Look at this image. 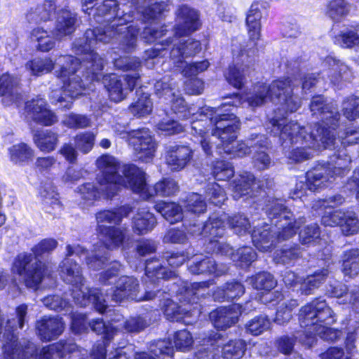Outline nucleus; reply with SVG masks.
<instances>
[{"instance_id": "obj_14", "label": "nucleus", "mask_w": 359, "mask_h": 359, "mask_svg": "<svg viewBox=\"0 0 359 359\" xmlns=\"http://www.w3.org/2000/svg\"><path fill=\"white\" fill-rule=\"evenodd\" d=\"M271 232L278 241H285L296 235L299 224L284 205L282 199L271 201Z\"/></svg>"}, {"instance_id": "obj_61", "label": "nucleus", "mask_w": 359, "mask_h": 359, "mask_svg": "<svg viewBox=\"0 0 359 359\" xmlns=\"http://www.w3.org/2000/svg\"><path fill=\"white\" fill-rule=\"evenodd\" d=\"M252 241L255 246L262 252L269 250V229L257 228L252 233Z\"/></svg>"}, {"instance_id": "obj_13", "label": "nucleus", "mask_w": 359, "mask_h": 359, "mask_svg": "<svg viewBox=\"0 0 359 359\" xmlns=\"http://www.w3.org/2000/svg\"><path fill=\"white\" fill-rule=\"evenodd\" d=\"M172 97L171 109L177 118L182 120H189L191 133L203 135L205 129L211 125L214 111L210 107L187 106L184 98L176 93H170Z\"/></svg>"}, {"instance_id": "obj_49", "label": "nucleus", "mask_w": 359, "mask_h": 359, "mask_svg": "<svg viewBox=\"0 0 359 359\" xmlns=\"http://www.w3.org/2000/svg\"><path fill=\"white\" fill-rule=\"evenodd\" d=\"M30 37L32 41L37 42V48L42 52L49 51L55 44L49 33L41 27L33 29Z\"/></svg>"}, {"instance_id": "obj_21", "label": "nucleus", "mask_w": 359, "mask_h": 359, "mask_svg": "<svg viewBox=\"0 0 359 359\" xmlns=\"http://www.w3.org/2000/svg\"><path fill=\"white\" fill-rule=\"evenodd\" d=\"M251 307L250 302H246L244 306L239 304H233L229 307H220L212 311L210 318L216 328L225 330L236 324L239 316Z\"/></svg>"}, {"instance_id": "obj_26", "label": "nucleus", "mask_w": 359, "mask_h": 359, "mask_svg": "<svg viewBox=\"0 0 359 359\" xmlns=\"http://www.w3.org/2000/svg\"><path fill=\"white\" fill-rule=\"evenodd\" d=\"M189 271L193 274H212L219 277L226 274L229 267L224 264H217L215 259L210 257L199 258L194 257V259L189 266Z\"/></svg>"}, {"instance_id": "obj_44", "label": "nucleus", "mask_w": 359, "mask_h": 359, "mask_svg": "<svg viewBox=\"0 0 359 359\" xmlns=\"http://www.w3.org/2000/svg\"><path fill=\"white\" fill-rule=\"evenodd\" d=\"M74 348V344L60 341L44 347L41 354L43 359H60L67 353L73 351Z\"/></svg>"}, {"instance_id": "obj_11", "label": "nucleus", "mask_w": 359, "mask_h": 359, "mask_svg": "<svg viewBox=\"0 0 359 359\" xmlns=\"http://www.w3.org/2000/svg\"><path fill=\"white\" fill-rule=\"evenodd\" d=\"M97 166L102 172L99 178L100 187H96L92 183H86L78 188L81 197L86 201L93 202L101 195L108 198H112L118 191L120 185L126 187L125 182L111 179L115 175L124 178V175L119 173L121 172V168L118 167V161L114 157L110 155L100 156L97 160Z\"/></svg>"}, {"instance_id": "obj_7", "label": "nucleus", "mask_w": 359, "mask_h": 359, "mask_svg": "<svg viewBox=\"0 0 359 359\" xmlns=\"http://www.w3.org/2000/svg\"><path fill=\"white\" fill-rule=\"evenodd\" d=\"M57 244L54 238H45L33 247V253H22L15 258L13 271L21 277L27 287L36 288L48 274L47 267L40 257L53 251Z\"/></svg>"}, {"instance_id": "obj_51", "label": "nucleus", "mask_w": 359, "mask_h": 359, "mask_svg": "<svg viewBox=\"0 0 359 359\" xmlns=\"http://www.w3.org/2000/svg\"><path fill=\"white\" fill-rule=\"evenodd\" d=\"M246 67L243 65L230 66L225 74L227 82L233 88L241 89L245 87Z\"/></svg>"}, {"instance_id": "obj_43", "label": "nucleus", "mask_w": 359, "mask_h": 359, "mask_svg": "<svg viewBox=\"0 0 359 359\" xmlns=\"http://www.w3.org/2000/svg\"><path fill=\"white\" fill-rule=\"evenodd\" d=\"M262 13L257 5L251 6L246 17V25L250 38L252 40L259 39L260 36Z\"/></svg>"}, {"instance_id": "obj_56", "label": "nucleus", "mask_w": 359, "mask_h": 359, "mask_svg": "<svg viewBox=\"0 0 359 359\" xmlns=\"http://www.w3.org/2000/svg\"><path fill=\"white\" fill-rule=\"evenodd\" d=\"M95 138L96 134L91 131L79 133L74 137L75 147L81 153L86 154L93 149Z\"/></svg>"}, {"instance_id": "obj_63", "label": "nucleus", "mask_w": 359, "mask_h": 359, "mask_svg": "<svg viewBox=\"0 0 359 359\" xmlns=\"http://www.w3.org/2000/svg\"><path fill=\"white\" fill-rule=\"evenodd\" d=\"M234 170L232 165L224 161H217L212 169V175L217 180H226L233 177Z\"/></svg>"}, {"instance_id": "obj_55", "label": "nucleus", "mask_w": 359, "mask_h": 359, "mask_svg": "<svg viewBox=\"0 0 359 359\" xmlns=\"http://www.w3.org/2000/svg\"><path fill=\"white\" fill-rule=\"evenodd\" d=\"M349 5L345 0H331L327 7V14L332 20L339 21L349 12Z\"/></svg>"}, {"instance_id": "obj_59", "label": "nucleus", "mask_w": 359, "mask_h": 359, "mask_svg": "<svg viewBox=\"0 0 359 359\" xmlns=\"http://www.w3.org/2000/svg\"><path fill=\"white\" fill-rule=\"evenodd\" d=\"M53 67V62L47 57L34 59L26 64V68L29 69L32 74L36 76L50 72Z\"/></svg>"}, {"instance_id": "obj_34", "label": "nucleus", "mask_w": 359, "mask_h": 359, "mask_svg": "<svg viewBox=\"0 0 359 359\" xmlns=\"http://www.w3.org/2000/svg\"><path fill=\"white\" fill-rule=\"evenodd\" d=\"M55 9L56 6L53 1H45L42 4L30 8L26 14V19L29 23L46 22L50 18Z\"/></svg>"}, {"instance_id": "obj_48", "label": "nucleus", "mask_w": 359, "mask_h": 359, "mask_svg": "<svg viewBox=\"0 0 359 359\" xmlns=\"http://www.w3.org/2000/svg\"><path fill=\"white\" fill-rule=\"evenodd\" d=\"M328 276V270L323 269L316 271L313 274L308 276L306 279L301 285V291L302 294L309 295L318 288L326 280Z\"/></svg>"}, {"instance_id": "obj_28", "label": "nucleus", "mask_w": 359, "mask_h": 359, "mask_svg": "<svg viewBox=\"0 0 359 359\" xmlns=\"http://www.w3.org/2000/svg\"><path fill=\"white\" fill-rule=\"evenodd\" d=\"M135 9L141 14L142 20L151 22L158 20L166 10L167 4L156 0H133Z\"/></svg>"}, {"instance_id": "obj_10", "label": "nucleus", "mask_w": 359, "mask_h": 359, "mask_svg": "<svg viewBox=\"0 0 359 359\" xmlns=\"http://www.w3.org/2000/svg\"><path fill=\"white\" fill-rule=\"evenodd\" d=\"M118 4L116 0H105L97 8H95L93 15L103 17L104 21L110 23L104 29H100L101 32L111 35V39L118 35L121 38L123 48L126 52H130L136 46L137 36L140 29L134 26L124 27L128 22L133 20V16L129 13L119 15L117 11Z\"/></svg>"}, {"instance_id": "obj_60", "label": "nucleus", "mask_w": 359, "mask_h": 359, "mask_svg": "<svg viewBox=\"0 0 359 359\" xmlns=\"http://www.w3.org/2000/svg\"><path fill=\"white\" fill-rule=\"evenodd\" d=\"M229 227L238 235H244L250 232L251 227L248 218L244 215H235L228 219Z\"/></svg>"}, {"instance_id": "obj_1", "label": "nucleus", "mask_w": 359, "mask_h": 359, "mask_svg": "<svg viewBox=\"0 0 359 359\" xmlns=\"http://www.w3.org/2000/svg\"><path fill=\"white\" fill-rule=\"evenodd\" d=\"M111 41V35L102 33L100 29H88L83 38L74 42L73 49L76 54H85L83 64L78 58L71 55L60 58L62 63L60 72L56 71L58 79L63 83V88L72 90L90 88L91 81L97 80L104 66V60L92 48L97 42L104 43Z\"/></svg>"}, {"instance_id": "obj_15", "label": "nucleus", "mask_w": 359, "mask_h": 359, "mask_svg": "<svg viewBox=\"0 0 359 359\" xmlns=\"http://www.w3.org/2000/svg\"><path fill=\"white\" fill-rule=\"evenodd\" d=\"M17 320L11 322L8 320V326L12 327L13 331L5 329L3 337L6 339V344H4L3 351L5 359H27L34 353V347L32 344H29L25 349L19 346L18 341L13 334L14 328H22L26 321L27 313V306L21 304L16 308Z\"/></svg>"}, {"instance_id": "obj_50", "label": "nucleus", "mask_w": 359, "mask_h": 359, "mask_svg": "<svg viewBox=\"0 0 359 359\" xmlns=\"http://www.w3.org/2000/svg\"><path fill=\"white\" fill-rule=\"evenodd\" d=\"M208 287V282L194 283L190 287L186 289L184 300H179L184 306L186 304H197L199 297L205 296Z\"/></svg>"}, {"instance_id": "obj_36", "label": "nucleus", "mask_w": 359, "mask_h": 359, "mask_svg": "<svg viewBox=\"0 0 359 359\" xmlns=\"http://www.w3.org/2000/svg\"><path fill=\"white\" fill-rule=\"evenodd\" d=\"M155 209L171 224L177 223L183 219L182 209L175 203L160 201L155 205Z\"/></svg>"}, {"instance_id": "obj_45", "label": "nucleus", "mask_w": 359, "mask_h": 359, "mask_svg": "<svg viewBox=\"0 0 359 359\" xmlns=\"http://www.w3.org/2000/svg\"><path fill=\"white\" fill-rule=\"evenodd\" d=\"M164 260L152 259L147 260L145 265V274L151 282H155V279L168 278L171 273L163 266Z\"/></svg>"}, {"instance_id": "obj_57", "label": "nucleus", "mask_w": 359, "mask_h": 359, "mask_svg": "<svg viewBox=\"0 0 359 359\" xmlns=\"http://www.w3.org/2000/svg\"><path fill=\"white\" fill-rule=\"evenodd\" d=\"M301 254V249L297 245L290 247L285 245L281 250L275 252L273 261L276 263L289 264L297 259Z\"/></svg>"}, {"instance_id": "obj_8", "label": "nucleus", "mask_w": 359, "mask_h": 359, "mask_svg": "<svg viewBox=\"0 0 359 359\" xmlns=\"http://www.w3.org/2000/svg\"><path fill=\"white\" fill-rule=\"evenodd\" d=\"M300 325L308 327L306 333L318 335L325 341H334L341 336V332L322 325H331L336 321L335 316L325 299L318 298L303 306L299 314Z\"/></svg>"}, {"instance_id": "obj_23", "label": "nucleus", "mask_w": 359, "mask_h": 359, "mask_svg": "<svg viewBox=\"0 0 359 359\" xmlns=\"http://www.w3.org/2000/svg\"><path fill=\"white\" fill-rule=\"evenodd\" d=\"M323 65L328 68L323 74L328 76L330 82L332 83V88L334 86L342 88L343 81H348L352 77V72L348 67L332 56L326 57Z\"/></svg>"}, {"instance_id": "obj_4", "label": "nucleus", "mask_w": 359, "mask_h": 359, "mask_svg": "<svg viewBox=\"0 0 359 359\" xmlns=\"http://www.w3.org/2000/svg\"><path fill=\"white\" fill-rule=\"evenodd\" d=\"M97 223V231L105 238V245H100L94 247L92 255L86 258L89 269L97 271L102 269L108 260L107 249H116L122 247L129 248L133 238L127 227L108 226L105 224H118L121 222V216L115 211L104 210L96 214Z\"/></svg>"}, {"instance_id": "obj_5", "label": "nucleus", "mask_w": 359, "mask_h": 359, "mask_svg": "<svg viewBox=\"0 0 359 359\" xmlns=\"http://www.w3.org/2000/svg\"><path fill=\"white\" fill-rule=\"evenodd\" d=\"M210 108L213 109L214 114L210 128L205 129L203 135H194L198 139L205 154H212V143L208 135L210 129H212L211 135L219 140V145L223 147L224 153L234 157H243L249 154L250 149L245 143L235 142L240 126L237 117L233 114H221L218 110Z\"/></svg>"}, {"instance_id": "obj_47", "label": "nucleus", "mask_w": 359, "mask_h": 359, "mask_svg": "<svg viewBox=\"0 0 359 359\" xmlns=\"http://www.w3.org/2000/svg\"><path fill=\"white\" fill-rule=\"evenodd\" d=\"M201 50V43L198 41L189 39L184 42L180 41L177 46L175 44L170 52V56L172 58L192 56L199 53Z\"/></svg>"}, {"instance_id": "obj_6", "label": "nucleus", "mask_w": 359, "mask_h": 359, "mask_svg": "<svg viewBox=\"0 0 359 359\" xmlns=\"http://www.w3.org/2000/svg\"><path fill=\"white\" fill-rule=\"evenodd\" d=\"M351 160L345 149L338 150V154L330 157L327 162L318 163L306 175L305 183L299 181L296 184L295 189L290 193V197L295 200L302 199L306 190L315 191L327 187L338 177L346 175L351 169Z\"/></svg>"}, {"instance_id": "obj_37", "label": "nucleus", "mask_w": 359, "mask_h": 359, "mask_svg": "<svg viewBox=\"0 0 359 359\" xmlns=\"http://www.w3.org/2000/svg\"><path fill=\"white\" fill-rule=\"evenodd\" d=\"M137 99L129 107L130 112L137 118L149 115L153 109V102L147 93L140 91L137 94Z\"/></svg>"}, {"instance_id": "obj_53", "label": "nucleus", "mask_w": 359, "mask_h": 359, "mask_svg": "<svg viewBox=\"0 0 359 359\" xmlns=\"http://www.w3.org/2000/svg\"><path fill=\"white\" fill-rule=\"evenodd\" d=\"M246 344L241 339L229 341L223 346L222 355L224 359H239L245 351Z\"/></svg>"}, {"instance_id": "obj_35", "label": "nucleus", "mask_w": 359, "mask_h": 359, "mask_svg": "<svg viewBox=\"0 0 359 359\" xmlns=\"http://www.w3.org/2000/svg\"><path fill=\"white\" fill-rule=\"evenodd\" d=\"M342 271L345 276L350 278L359 273V249L353 248L344 252L341 257Z\"/></svg>"}, {"instance_id": "obj_40", "label": "nucleus", "mask_w": 359, "mask_h": 359, "mask_svg": "<svg viewBox=\"0 0 359 359\" xmlns=\"http://www.w3.org/2000/svg\"><path fill=\"white\" fill-rule=\"evenodd\" d=\"M156 224L154 215L149 211L139 212L133 219V229L138 234L151 231Z\"/></svg>"}, {"instance_id": "obj_62", "label": "nucleus", "mask_w": 359, "mask_h": 359, "mask_svg": "<svg viewBox=\"0 0 359 359\" xmlns=\"http://www.w3.org/2000/svg\"><path fill=\"white\" fill-rule=\"evenodd\" d=\"M185 209L191 213L201 214L206 210V203L200 194L192 193L187 198Z\"/></svg>"}, {"instance_id": "obj_27", "label": "nucleus", "mask_w": 359, "mask_h": 359, "mask_svg": "<svg viewBox=\"0 0 359 359\" xmlns=\"http://www.w3.org/2000/svg\"><path fill=\"white\" fill-rule=\"evenodd\" d=\"M38 334L41 340L49 341L58 337L64 330L61 318L44 317L36 323Z\"/></svg>"}, {"instance_id": "obj_9", "label": "nucleus", "mask_w": 359, "mask_h": 359, "mask_svg": "<svg viewBox=\"0 0 359 359\" xmlns=\"http://www.w3.org/2000/svg\"><path fill=\"white\" fill-rule=\"evenodd\" d=\"M310 109L312 116L320 119L322 128H324L327 135V141L330 142L329 136L334 138V142L328 149H336L339 144L346 146L359 142V127H348L341 135H339L337 138L335 137L334 131L339 126L340 118L336 104H327L323 97L314 96L311 102Z\"/></svg>"}, {"instance_id": "obj_17", "label": "nucleus", "mask_w": 359, "mask_h": 359, "mask_svg": "<svg viewBox=\"0 0 359 359\" xmlns=\"http://www.w3.org/2000/svg\"><path fill=\"white\" fill-rule=\"evenodd\" d=\"M344 198L341 195H334L313 203L312 209L322 214L321 222L325 226H337L341 223L346 210H335L334 208L341 205Z\"/></svg>"}, {"instance_id": "obj_18", "label": "nucleus", "mask_w": 359, "mask_h": 359, "mask_svg": "<svg viewBox=\"0 0 359 359\" xmlns=\"http://www.w3.org/2000/svg\"><path fill=\"white\" fill-rule=\"evenodd\" d=\"M133 135L129 142L134 149L136 157L143 163L153 161L157 147L152 133L146 128L133 130Z\"/></svg>"}, {"instance_id": "obj_52", "label": "nucleus", "mask_w": 359, "mask_h": 359, "mask_svg": "<svg viewBox=\"0 0 359 359\" xmlns=\"http://www.w3.org/2000/svg\"><path fill=\"white\" fill-rule=\"evenodd\" d=\"M339 226L346 236L356 234L359 231V219L356 213L352 210H346Z\"/></svg>"}, {"instance_id": "obj_58", "label": "nucleus", "mask_w": 359, "mask_h": 359, "mask_svg": "<svg viewBox=\"0 0 359 359\" xmlns=\"http://www.w3.org/2000/svg\"><path fill=\"white\" fill-rule=\"evenodd\" d=\"M338 40L341 46L344 48L359 46V24L352 25L342 31Z\"/></svg>"}, {"instance_id": "obj_41", "label": "nucleus", "mask_w": 359, "mask_h": 359, "mask_svg": "<svg viewBox=\"0 0 359 359\" xmlns=\"http://www.w3.org/2000/svg\"><path fill=\"white\" fill-rule=\"evenodd\" d=\"M10 160L15 164H22L31 161L34 150L27 144L21 142L13 145L8 149Z\"/></svg>"}, {"instance_id": "obj_39", "label": "nucleus", "mask_w": 359, "mask_h": 359, "mask_svg": "<svg viewBox=\"0 0 359 359\" xmlns=\"http://www.w3.org/2000/svg\"><path fill=\"white\" fill-rule=\"evenodd\" d=\"M268 139L265 137H260L256 144L253 147L255 154L253 155V162L255 166L259 170L267 168L269 165V158L268 154Z\"/></svg>"}, {"instance_id": "obj_24", "label": "nucleus", "mask_w": 359, "mask_h": 359, "mask_svg": "<svg viewBox=\"0 0 359 359\" xmlns=\"http://www.w3.org/2000/svg\"><path fill=\"white\" fill-rule=\"evenodd\" d=\"M92 331L97 334H104V340L93 346L91 356L93 359H106V341L111 340L116 329L113 325H106L102 320L97 319L89 323Z\"/></svg>"}, {"instance_id": "obj_2", "label": "nucleus", "mask_w": 359, "mask_h": 359, "mask_svg": "<svg viewBox=\"0 0 359 359\" xmlns=\"http://www.w3.org/2000/svg\"><path fill=\"white\" fill-rule=\"evenodd\" d=\"M271 124L280 130V139L283 144H287L289 142L291 144L299 143L303 145L292 149L288 154V158L297 163L313 158L316 151L328 149L334 142V138L330 136V142L327 141V135L320 123H316L309 134L304 127L300 126L296 121L285 124L283 120L273 118H271Z\"/></svg>"}, {"instance_id": "obj_64", "label": "nucleus", "mask_w": 359, "mask_h": 359, "mask_svg": "<svg viewBox=\"0 0 359 359\" xmlns=\"http://www.w3.org/2000/svg\"><path fill=\"white\" fill-rule=\"evenodd\" d=\"M343 112L344 116L349 120L359 118V97H350L343 102Z\"/></svg>"}, {"instance_id": "obj_12", "label": "nucleus", "mask_w": 359, "mask_h": 359, "mask_svg": "<svg viewBox=\"0 0 359 359\" xmlns=\"http://www.w3.org/2000/svg\"><path fill=\"white\" fill-rule=\"evenodd\" d=\"M121 172L124 178L115 175L111 179L118 182H125L126 187L139 194L144 200L149 199L154 194L161 196H169L178 191L177 182L171 178H164L157 182L153 189H149L146 183L145 172L135 165H123Z\"/></svg>"}, {"instance_id": "obj_42", "label": "nucleus", "mask_w": 359, "mask_h": 359, "mask_svg": "<svg viewBox=\"0 0 359 359\" xmlns=\"http://www.w3.org/2000/svg\"><path fill=\"white\" fill-rule=\"evenodd\" d=\"M151 352L153 355L146 352L136 353L135 359H156L159 355H166L171 356L173 354V346L170 341L166 340H160L156 342L155 345L150 347Z\"/></svg>"}, {"instance_id": "obj_38", "label": "nucleus", "mask_w": 359, "mask_h": 359, "mask_svg": "<svg viewBox=\"0 0 359 359\" xmlns=\"http://www.w3.org/2000/svg\"><path fill=\"white\" fill-rule=\"evenodd\" d=\"M245 292L244 286L239 282L226 283L222 287L217 288L213 293V297L217 301L233 299L243 295Z\"/></svg>"}, {"instance_id": "obj_29", "label": "nucleus", "mask_w": 359, "mask_h": 359, "mask_svg": "<svg viewBox=\"0 0 359 359\" xmlns=\"http://www.w3.org/2000/svg\"><path fill=\"white\" fill-rule=\"evenodd\" d=\"M217 252L231 256L233 262L238 263L241 267L248 266L256 258V253L250 247L245 246L233 252L227 244L218 243Z\"/></svg>"}, {"instance_id": "obj_46", "label": "nucleus", "mask_w": 359, "mask_h": 359, "mask_svg": "<svg viewBox=\"0 0 359 359\" xmlns=\"http://www.w3.org/2000/svg\"><path fill=\"white\" fill-rule=\"evenodd\" d=\"M255 182V177L251 173H245L233 182L232 196L235 200L248 195Z\"/></svg>"}, {"instance_id": "obj_19", "label": "nucleus", "mask_w": 359, "mask_h": 359, "mask_svg": "<svg viewBox=\"0 0 359 359\" xmlns=\"http://www.w3.org/2000/svg\"><path fill=\"white\" fill-rule=\"evenodd\" d=\"M23 114L27 121H33L43 126H51L58 122L56 114L50 109L47 102L42 98L26 102Z\"/></svg>"}, {"instance_id": "obj_16", "label": "nucleus", "mask_w": 359, "mask_h": 359, "mask_svg": "<svg viewBox=\"0 0 359 359\" xmlns=\"http://www.w3.org/2000/svg\"><path fill=\"white\" fill-rule=\"evenodd\" d=\"M162 292L158 291L140 292L139 280L134 276H122L116 282L115 287L111 289V292L107 294V297L116 303H120L125 300L142 302L151 300L156 296L161 297Z\"/></svg>"}, {"instance_id": "obj_31", "label": "nucleus", "mask_w": 359, "mask_h": 359, "mask_svg": "<svg viewBox=\"0 0 359 359\" xmlns=\"http://www.w3.org/2000/svg\"><path fill=\"white\" fill-rule=\"evenodd\" d=\"M76 15L69 10L64 9L58 13L55 27L53 31L57 39L72 34L76 29Z\"/></svg>"}, {"instance_id": "obj_54", "label": "nucleus", "mask_w": 359, "mask_h": 359, "mask_svg": "<svg viewBox=\"0 0 359 359\" xmlns=\"http://www.w3.org/2000/svg\"><path fill=\"white\" fill-rule=\"evenodd\" d=\"M293 91H283L278 95V100L280 102L281 107L278 108L279 113L282 111L284 113L287 111L294 112L298 109L301 104V100L296 96H294Z\"/></svg>"}, {"instance_id": "obj_32", "label": "nucleus", "mask_w": 359, "mask_h": 359, "mask_svg": "<svg viewBox=\"0 0 359 359\" xmlns=\"http://www.w3.org/2000/svg\"><path fill=\"white\" fill-rule=\"evenodd\" d=\"M33 142L41 151L49 153L54 151L59 142V135L51 130H36L32 133Z\"/></svg>"}, {"instance_id": "obj_22", "label": "nucleus", "mask_w": 359, "mask_h": 359, "mask_svg": "<svg viewBox=\"0 0 359 359\" xmlns=\"http://www.w3.org/2000/svg\"><path fill=\"white\" fill-rule=\"evenodd\" d=\"M200 25L198 13L195 9L183 5L176 11L175 37L187 36L197 30Z\"/></svg>"}, {"instance_id": "obj_33", "label": "nucleus", "mask_w": 359, "mask_h": 359, "mask_svg": "<svg viewBox=\"0 0 359 359\" xmlns=\"http://www.w3.org/2000/svg\"><path fill=\"white\" fill-rule=\"evenodd\" d=\"M327 292L333 297L343 298L341 303L349 304L352 309L359 312V290L348 292L347 287L339 282L330 284Z\"/></svg>"}, {"instance_id": "obj_25", "label": "nucleus", "mask_w": 359, "mask_h": 359, "mask_svg": "<svg viewBox=\"0 0 359 359\" xmlns=\"http://www.w3.org/2000/svg\"><path fill=\"white\" fill-rule=\"evenodd\" d=\"M192 154V150L187 146H170L166 151L165 161L171 170L178 171L185 168Z\"/></svg>"}, {"instance_id": "obj_30", "label": "nucleus", "mask_w": 359, "mask_h": 359, "mask_svg": "<svg viewBox=\"0 0 359 359\" xmlns=\"http://www.w3.org/2000/svg\"><path fill=\"white\" fill-rule=\"evenodd\" d=\"M162 308L164 314L168 320L180 321L183 319L185 324L191 323V321L187 320L186 318L189 316L198 315L199 313V310L197 309L196 306L193 310L182 308V306H178L177 304L169 298L163 299Z\"/></svg>"}, {"instance_id": "obj_3", "label": "nucleus", "mask_w": 359, "mask_h": 359, "mask_svg": "<svg viewBox=\"0 0 359 359\" xmlns=\"http://www.w3.org/2000/svg\"><path fill=\"white\" fill-rule=\"evenodd\" d=\"M86 252V250L79 245H67L66 257L60 264V275L66 283L74 287L72 297L76 304L85 307L92 304L96 311L103 313L108 309L103 293L97 288L90 289L85 286V278L81 266L69 258L72 255L81 257Z\"/></svg>"}, {"instance_id": "obj_20", "label": "nucleus", "mask_w": 359, "mask_h": 359, "mask_svg": "<svg viewBox=\"0 0 359 359\" xmlns=\"http://www.w3.org/2000/svg\"><path fill=\"white\" fill-rule=\"evenodd\" d=\"M188 232L193 236H203L209 237L210 243L215 245L213 251H217V244L220 243L217 238H222L225 233V225L224 219L216 215L210 217L209 219L203 224L193 223L184 224Z\"/></svg>"}]
</instances>
